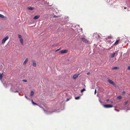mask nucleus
I'll return each mask as SVG.
<instances>
[{"label": "nucleus", "mask_w": 130, "mask_h": 130, "mask_svg": "<svg viewBox=\"0 0 130 130\" xmlns=\"http://www.w3.org/2000/svg\"><path fill=\"white\" fill-rule=\"evenodd\" d=\"M103 105L104 107L106 108H111L113 107L112 105L110 104H103Z\"/></svg>", "instance_id": "obj_1"}, {"label": "nucleus", "mask_w": 130, "mask_h": 130, "mask_svg": "<svg viewBox=\"0 0 130 130\" xmlns=\"http://www.w3.org/2000/svg\"><path fill=\"white\" fill-rule=\"evenodd\" d=\"M93 37L94 39H98L100 38L99 35L96 33H94L93 34Z\"/></svg>", "instance_id": "obj_2"}, {"label": "nucleus", "mask_w": 130, "mask_h": 130, "mask_svg": "<svg viewBox=\"0 0 130 130\" xmlns=\"http://www.w3.org/2000/svg\"><path fill=\"white\" fill-rule=\"evenodd\" d=\"M9 38V37L8 36H7L6 37L4 38L2 40V44H4L5 43L6 41Z\"/></svg>", "instance_id": "obj_3"}, {"label": "nucleus", "mask_w": 130, "mask_h": 130, "mask_svg": "<svg viewBox=\"0 0 130 130\" xmlns=\"http://www.w3.org/2000/svg\"><path fill=\"white\" fill-rule=\"evenodd\" d=\"M108 82L109 83L113 85L114 86H116V84L114 82L111 80H108Z\"/></svg>", "instance_id": "obj_4"}, {"label": "nucleus", "mask_w": 130, "mask_h": 130, "mask_svg": "<svg viewBox=\"0 0 130 130\" xmlns=\"http://www.w3.org/2000/svg\"><path fill=\"white\" fill-rule=\"evenodd\" d=\"M81 39H82V40L84 42H85L86 43H88V41L85 38H81Z\"/></svg>", "instance_id": "obj_5"}, {"label": "nucleus", "mask_w": 130, "mask_h": 130, "mask_svg": "<svg viewBox=\"0 0 130 130\" xmlns=\"http://www.w3.org/2000/svg\"><path fill=\"white\" fill-rule=\"evenodd\" d=\"M68 52V50H64L61 51H60V53L61 54H63L64 53H66L67 52Z\"/></svg>", "instance_id": "obj_6"}, {"label": "nucleus", "mask_w": 130, "mask_h": 130, "mask_svg": "<svg viewBox=\"0 0 130 130\" xmlns=\"http://www.w3.org/2000/svg\"><path fill=\"white\" fill-rule=\"evenodd\" d=\"M32 62L33 66L34 67H36V64L35 61L34 60H33L32 61Z\"/></svg>", "instance_id": "obj_7"}, {"label": "nucleus", "mask_w": 130, "mask_h": 130, "mask_svg": "<svg viewBox=\"0 0 130 130\" xmlns=\"http://www.w3.org/2000/svg\"><path fill=\"white\" fill-rule=\"evenodd\" d=\"M40 16L39 15H37L35 16L33 18L34 19H37L39 18Z\"/></svg>", "instance_id": "obj_8"}, {"label": "nucleus", "mask_w": 130, "mask_h": 130, "mask_svg": "<svg viewBox=\"0 0 130 130\" xmlns=\"http://www.w3.org/2000/svg\"><path fill=\"white\" fill-rule=\"evenodd\" d=\"M78 75L75 74L73 76V78L74 79H76L78 76Z\"/></svg>", "instance_id": "obj_9"}, {"label": "nucleus", "mask_w": 130, "mask_h": 130, "mask_svg": "<svg viewBox=\"0 0 130 130\" xmlns=\"http://www.w3.org/2000/svg\"><path fill=\"white\" fill-rule=\"evenodd\" d=\"M28 61V59L27 58H26L23 64H26Z\"/></svg>", "instance_id": "obj_10"}, {"label": "nucleus", "mask_w": 130, "mask_h": 130, "mask_svg": "<svg viewBox=\"0 0 130 130\" xmlns=\"http://www.w3.org/2000/svg\"><path fill=\"white\" fill-rule=\"evenodd\" d=\"M116 54L115 53H112L111 55V57L112 58H113L115 56Z\"/></svg>", "instance_id": "obj_11"}, {"label": "nucleus", "mask_w": 130, "mask_h": 130, "mask_svg": "<svg viewBox=\"0 0 130 130\" xmlns=\"http://www.w3.org/2000/svg\"><path fill=\"white\" fill-rule=\"evenodd\" d=\"M20 41L21 42V44L22 45L23 44V40L22 38H21L20 39Z\"/></svg>", "instance_id": "obj_12"}, {"label": "nucleus", "mask_w": 130, "mask_h": 130, "mask_svg": "<svg viewBox=\"0 0 130 130\" xmlns=\"http://www.w3.org/2000/svg\"><path fill=\"white\" fill-rule=\"evenodd\" d=\"M3 74V73L1 74L0 73V80H2L3 78L2 74Z\"/></svg>", "instance_id": "obj_13"}, {"label": "nucleus", "mask_w": 130, "mask_h": 130, "mask_svg": "<svg viewBox=\"0 0 130 130\" xmlns=\"http://www.w3.org/2000/svg\"><path fill=\"white\" fill-rule=\"evenodd\" d=\"M27 9L29 10H32L34 9V8L32 7H28L27 8Z\"/></svg>", "instance_id": "obj_14"}, {"label": "nucleus", "mask_w": 130, "mask_h": 130, "mask_svg": "<svg viewBox=\"0 0 130 130\" xmlns=\"http://www.w3.org/2000/svg\"><path fill=\"white\" fill-rule=\"evenodd\" d=\"M31 102L34 105H38V104H37L34 102L33 101V100H31Z\"/></svg>", "instance_id": "obj_15"}, {"label": "nucleus", "mask_w": 130, "mask_h": 130, "mask_svg": "<svg viewBox=\"0 0 130 130\" xmlns=\"http://www.w3.org/2000/svg\"><path fill=\"white\" fill-rule=\"evenodd\" d=\"M112 69L113 70L118 69H119V68L117 67H115L112 68Z\"/></svg>", "instance_id": "obj_16"}, {"label": "nucleus", "mask_w": 130, "mask_h": 130, "mask_svg": "<svg viewBox=\"0 0 130 130\" xmlns=\"http://www.w3.org/2000/svg\"><path fill=\"white\" fill-rule=\"evenodd\" d=\"M126 2L127 4L130 3V0H126Z\"/></svg>", "instance_id": "obj_17"}, {"label": "nucleus", "mask_w": 130, "mask_h": 130, "mask_svg": "<svg viewBox=\"0 0 130 130\" xmlns=\"http://www.w3.org/2000/svg\"><path fill=\"white\" fill-rule=\"evenodd\" d=\"M34 94V92L33 91H32L31 92L30 96H32Z\"/></svg>", "instance_id": "obj_18"}, {"label": "nucleus", "mask_w": 130, "mask_h": 130, "mask_svg": "<svg viewBox=\"0 0 130 130\" xmlns=\"http://www.w3.org/2000/svg\"><path fill=\"white\" fill-rule=\"evenodd\" d=\"M5 17L3 15H2L1 14H0V17L2 18H5Z\"/></svg>", "instance_id": "obj_19"}, {"label": "nucleus", "mask_w": 130, "mask_h": 130, "mask_svg": "<svg viewBox=\"0 0 130 130\" xmlns=\"http://www.w3.org/2000/svg\"><path fill=\"white\" fill-rule=\"evenodd\" d=\"M119 40H117L115 42L114 44H117L119 42Z\"/></svg>", "instance_id": "obj_20"}, {"label": "nucleus", "mask_w": 130, "mask_h": 130, "mask_svg": "<svg viewBox=\"0 0 130 130\" xmlns=\"http://www.w3.org/2000/svg\"><path fill=\"white\" fill-rule=\"evenodd\" d=\"M85 91V88H83V89L81 90V92L82 93H83L84 91Z\"/></svg>", "instance_id": "obj_21"}, {"label": "nucleus", "mask_w": 130, "mask_h": 130, "mask_svg": "<svg viewBox=\"0 0 130 130\" xmlns=\"http://www.w3.org/2000/svg\"><path fill=\"white\" fill-rule=\"evenodd\" d=\"M122 96H119L117 97V98L119 99H120L122 98Z\"/></svg>", "instance_id": "obj_22"}, {"label": "nucleus", "mask_w": 130, "mask_h": 130, "mask_svg": "<svg viewBox=\"0 0 130 130\" xmlns=\"http://www.w3.org/2000/svg\"><path fill=\"white\" fill-rule=\"evenodd\" d=\"M80 98V96H78L75 98V99L76 100H78Z\"/></svg>", "instance_id": "obj_23"}, {"label": "nucleus", "mask_w": 130, "mask_h": 130, "mask_svg": "<svg viewBox=\"0 0 130 130\" xmlns=\"http://www.w3.org/2000/svg\"><path fill=\"white\" fill-rule=\"evenodd\" d=\"M60 16H57L56 15H54L53 16L54 18H58Z\"/></svg>", "instance_id": "obj_24"}, {"label": "nucleus", "mask_w": 130, "mask_h": 130, "mask_svg": "<svg viewBox=\"0 0 130 130\" xmlns=\"http://www.w3.org/2000/svg\"><path fill=\"white\" fill-rule=\"evenodd\" d=\"M19 38L20 39L21 38V36L20 35H19L18 36Z\"/></svg>", "instance_id": "obj_25"}, {"label": "nucleus", "mask_w": 130, "mask_h": 130, "mask_svg": "<svg viewBox=\"0 0 130 130\" xmlns=\"http://www.w3.org/2000/svg\"><path fill=\"white\" fill-rule=\"evenodd\" d=\"M128 70H130V66H129L128 67Z\"/></svg>", "instance_id": "obj_26"}, {"label": "nucleus", "mask_w": 130, "mask_h": 130, "mask_svg": "<svg viewBox=\"0 0 130 130\" xmlns=\"http://www.w3.org/2000/svg\"><path fill=\"white\" fill-rule=\"evenodd\" d=\"M23 81L24 82H27V80L26 79H25L23 80Z\"/></svg>", "instance_id": "obj_27"}, {"label": "nucleus", "mask_w": 130, "mask_h": 130, "mask_svg": "<svg viewBox=\"0 0 130 130\" xmlns=\"http://www.w3.org/2000/svg\"><path fill=\"white\" fill-rule=\"evenodd\" d=\"M70 100V99H69V98H67V100H66V101H69V100Z\"/></svg>", "instance_id": "obj_28"}, {"label": "nucleus", "mask_w": 130, "mask_h": 130, "mask_svg": "<svg viewBox=\"0 0 130 130\" xmlns=\"http://www.w3.org/2000/svg\"><path fill=\"white\" fill-rule=\"evenodd\" d=\"M14 92L16 93V92H18V90H16V91Z\"/></svg>", "instance_id": "obj_29"}, {"label": "nucleus", "mask_w": 130, "mask_h": 130, "mask_svg": "<svg viewBox=\"0 0 130 130\" xmlns=\"http://www.w3.org/2000/svg\"><path fill=\"white\" fill-rule=\"evenodd\" d=\"M96 90L95 89V92H94V94H96Z\"/></svg>", "instance_id": "obj_30"}, {"label": "nucleus", "mask_w": 130, "mask_h": 130, "mask_svg": "<svg viewBox=\"0 0 130 130\" xmlns=\"http://www.w3.org/2000/svg\"><path fill=\"white\" fill-rule=\"evenodd\" d=\"M127 103V102H125V105H126Z\"/></svg>", "instance_id": "obj_31"}, {"label": "nucleus", "mask_w": 130, "mask_h": 130, "mask_svg": "<svg viewBox=\"0 0 130 130\" xmlns=\"http://www.w3.org/2000/svg\"><path fill=\"white\" fill-rule=\"evenodd\" d=\"M61 49V48H60L59 49H58L57 50H56V51H59V50H60V49Z\"/></svg>", "instance_id": "obj_32"}, {"label": "nucleus", "mask_w": 130, "mask_h": 130, "mask_svg": "<svg viewBox=\"0 0 130 130\" xmlns=\"http://www.w3.org/2000/svg\"><path fill=\"white\" fill-rule=\"evenodd\" d=\"M122 93L123 94H125V91H123L122 92Z\"/></svg>", "instance_id": "obj_33"}, {"label": "nucleus", "mask_w": 130, "mask_h": 130, "mask_svg": "<svg viewBox=\"0 0 130 130\" xmlns=\"http://www.w3.org/2000/svg\"><path fill=\"white\" fill-rule=\"evenodd\" d=\"M109 101V99H107L106 100V101L107 102H108Z\"/></svg>", "instance_id": "obj_34"}, {"label": "nucleus", "mask_w": 130, "mask_h": 130, "mask_svg": "<svg viewBox=\"0 0 130 130\" xmlns=\"http://www.w3.org/2000/svg\"><path fill=\"white\" fill-rule=\"evenodd\" d=\"M115 110L118 111H119V110H117V109H115Z\"/></svg>", "instance_id": "obj_35"}, {"label": "nucleus", "mask_w": 130, "mask_h": 130, "mask_svg": "<svg viewBox=\"0 0 130 130\" xmlns=\"http://www.w3.org/2000/svg\"><path fill=\"white\" fill-rule=\"evenodd\" d=\"M89 72H88L87 73V74L88 75H89Z\"/></svg>", "instance_id": "obj_36"}, {"label": "nucleus", "mask_w": 130, "mask_h": 130, "mask_svg": "<svg viewBox=\"0 0 130 130\" xmlns=\"http://www.w3.org/2000/svg\"><path fill=\"white\" fill-rule=\"evenodd\" d=\"M126 8H127V7H124V9H126Z\"/></svg>", "instance_id": "obj_37"}, {"label": "nucleus", "mask_w": 130, "mask_h": 130, "mask_svg": "<svg viewBox=\"0 0 130 130\" xmlns=\"http://www.w3.org/2000/svg\"><path fill=\"white\" fill-rule=\"evenodd\" d=\"M25 98H26V99H27V96H25Z\"/></svg>", "instance_id": "obj_38"}, {"label": "nucleus", "mask_w": 130, "mask_h": 130, "mask_svg": "<svg viewBox=\"0 0 130 130\" xmlns=\"http://www.w3.org/2000/svg\"><path fill=\"white\" fill-rule=\"evenodd\" d=\"M111 38V37H108V39H109V38Z\"/></svg>", "instance_id": "obj_39"}, {"label": "nucleus", "mask_w": 130, "mask_h": 130, "mask_svg": "<svg viewBox=\"0 0 130 130\" xmlns=\"http://www.w3.org/2000/svg\"><path fill=\"white\" fill-rule=\"evenodd\" d=\"M100 102L101 103V101H100Z\"/></svg>", "instance_id": "obj_40"}, {"label": "nucleus", "mask_w": 130, "mask_h": 130, "mask_svg": "<svg viewBox=\"0 0 130 130\" xmlns=\"http://www.w3.org/2000/svg\"><path fill=\"white\" fill-rule=\"evenodd\" d=\"M113 103V102H111V103Z\"/></svg>", "instance_id": "obj_41"}]
</instances>
